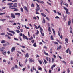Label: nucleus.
Segmentation results:
<instances>
[{"label":"nucleus","instance_id":"f257e3e1","mask_svg":"<svg viewBox=\"0 0 73 73\" xmlns=\"http://www.w3.org/2000/svg\"><path fill=\"white\" fill-rule=\"evenodd\" d=\"M7 5H11L9 6V8L13 9H16V8L17 7V3H15L14 4L12 3H9L7 4Z\"/></svg>","mask_w":73,"mask_h":73},{"label":"nucleus","instance_id":"f03ea898","mask_svg":"<svg viewBox=\"0 0 73 73\" xmlns=\"http://www.w3.org/2000/svg\"><path fill=\"white\" fill-rule=\"evenodd\" d=\"M68 51L70 55L71 54V51L70 50H69V48H68L66 50L67 53H68Z\"/></svg>","mask_w":73,"mask_h":73},{"label":"nucleus","instance_id":"7ed1b4c3","mask_svg":"<svg viewBox=\"0 0 73 73\" xmlns=\"http://www.w3.org/2000/svg\"><path fill=\"white\" fill-rule=\"evenodd\" d=\"M11 17L13 19H15V16L14 15V14L12 13L11 14Z\"/></svg>","mask_w":73,"mask_h":73},{"label":"nucleus","instance_id":"20e7f679","mask_svg":"<svg viewBox=\"0 0 73 73\" xmlns=\"http://www.w3.org/2000/svg\"><path fill=\"white\" fill-rule=\"evenodd\" d=\"M58 35L59 36V37H60V38L61 39H62L63 38V37L62 36V35H61V36H60V32H59V31H58Z\"/></svg>","mask_w":73,"mask_h":73},{"label":"nucleus","instance_id":"39448f33","mask_svg":"<svg viewBox=\"0 0 73 73\" xmlns=\"http://www.w3.org/2000/svg\"><path fill=\"white\" fill-rule=\"evenodd\" d=\"M7 31H8L9 32H11V33H13V34H15V32H14V31H9V29L8 28H7Z\"/></svg>","mask_w":73,"mask_h":73},{"label":"nucleus","instance_id":"423d86ee","mask_svg":"<svg viewBox=\"0 0 73 73\" xmlns=\"http://www.w3.org/2000/svg\"><path fill=\"white\" fill-rule=\"evenodd\" d=\"M64 8L65 10H66V14H68V9L66 7H64Z\"/></svg>","mask_w":73,"mask_h":73},{"label":"nucleus","instance_id":"0eeeda50","mask_svg":"<svg viewBox=\"0 0 73 73\" xmlns=\"http://www.w3.org/2000/svg\"><path fill=\"white\" fill-rule=\"evenodd\" d=\"M41 9V8L40 7H37V8L36 7V8L35 9V10L36 11H39V10H40Z\"/></svg>","mask_w":73,"mask_h":73},{"label":"nucleus","instance_id":"6e6552de","mask_svg":"<svg viewBox=\"0 0 73 73\" xmlns=\"http://www.w3.org/2000/svg\"><path fill=\"white\" fill-rule=\"evenodd\" d=\"M15 50V47H13L11 49V51L12 52H13Z\"/></svg>","mask_w":73,"mask_h":73},{"label":"nucleus","instance_id":"1a4fd4ad","mask_svg":"<svg viewBox=\"0 0 73 73\" xmlns=\"http://www.w3.org/2000/svg\"><path fill=\"white\" fill-rule=\"evenodd\" d=\"M41 15L42 16H43V17H46V15H45V14H44V13H41Z\"/></svg>","mask_w":73,"mask_h":73},{"label":"nucleus","instance_id":"9d476101","mask_svg":"<svg viewBox=\"0 0 73 73\" xmlns=\"http://www.w3.org/2000/svg\"><path fill=\"white\" fill-rule=\"evenodd\" d=\"M61 48H62L61 45H60L57 48V50H60V49H61Z\"/></svg>","mask_w":73,"mask_h":73},{"label":"nucleus","instance_id":"9b49d317","mask_svg":"<svg viewBox=\"0 0 73 73\" xmlns=\"http://www.w3.org/2000/svg\"><path fill=\"white\" fill-rule=\"evenodd\" d=\"M69 21H68V25L69 26H70V23H71V20H70V18H69Z\"/></svg>","mask_w":73,"mask_h":73},{"label":"nucleus","instance_id":"f8f14e48","mask_svg":"<svg viewBox=\"0 0 73 73\" xmlns=\"http://www.w3.org/2000/svg\"><path fill=\"white\" fill-rule=\"evenodd\" d=\"M25 57L28 58L29 57V55H28V53H27L26 54Z\"/></svg>","mask_w":73,"mask_h":73},{"label":"nucleus","instance_id":"ddd939ff","mask_svg":"<svg viewBox=\"0 0 73 73\" xmlns=\"http://www.w3.org/2000/svg\"><path fill=\"white\" fill-rule=\"evenodd\" d=\"M40 32H41V34H42V36H45V34H44V33H42V31H40Z\"/></svg>","mask_w":73,"mask_h":73},{"label":"nucleus","instance_id":"4468645a","mask_svg":"<svg viewBox=\"0 0 73 73\" xmlns=\"http://www.w3.org/2000/svg\"><path fill=\"white\" fill-rule=\"evenodd\" d=\"M24 8L25 9V10L27 11V12H28V10L27 9V7L26 6H24Z\"/></svg>","mask_w":73,"mask_h":73},{"label":"nucleus","instance_id":"2eb2a0df","mask_svg":"<svg viewBox=\"0 0 73 73\" xmlns=\"http://www.w3.org/2000/svg\"><path fill=\"white\" fill-rule=\"evenodd\" d=\"M65 41L66 42V43H68V41H69L68 40V39L67 38H66L65 39Z\"/></svg>","mask_w":73,"mask_h":73},{"label":"nucleus","instance_id":"dca6fc26","mask_svg":"<svg viewBox=\"0 0 73 73\" xmlns=\"http://www.w3.org/2000/svg\"><path fill=\"white\" fill-rule=\"evenodd\" d=\"M45 21H45V20L44 19H43V21H42V23H45Z\"/></svg>","mask_w":73,"mask_h":73},{"label":"nucleus","instance_id":"f3484780","mask_svg":"<svg viewBox=\"0 0 73 73\" xmlns=\"http://www.w3.org/2000/svg\"><path fill=\"white\" fill-rule=\"evenodd\" d=\"M38 3H41V4H43V3H44V2L41 1H39Z\"/></svg>","mask_w":73,"mask_h":73},{"label":"nucleus","instance_id":"a211bd4d","mask_svg":"<svg viewBox=\"0 0 73 73\" xmlns=\"http://www.w3.org/2000/svg\"><path fill=\"white\" fill-rule=\"evenodd\" d=\"M34 27H35L36 29H38V27L37 26V25H36L35 24H34Z\"/></svg>","mask_w":73,"mask_h":73},{"label":"nucleus","instance_id":"6ab92c4d","mask_svg":"<svg viewBox=\"0 0 73 73\" xmlns=\"http://www.w3.org/2000/svg\"><path fill=\"white\" fill-rule=\"evenodd\" d=\"M52 31H53V33L54 34V35H55L56 34V31L54 30V29H52Z\"/></svg>","mask_w":73,"mask_h":73},{"label":"nucleus","instance_id":"aec40b11","mask_svg":"<svg viewBox=\"0 0 73 73\" xmlns=\"http://www.w3.org/2000/svg\"><path fill=\"white\" fill-rule=\"evenodd\" d=\"M15 15H20V13H17L15 14Z\"/></svg>","mask_w":73,"mask_h":73},{"label":"nucleus","instance_id":"412c9836","mask_svg":"<svg viewBox=\"0 0 73 73\" xmlns=\"http://www.w3.org/2000/svg\"><path fill=\"white\" fill-rule=\"evenodd\" d=\"M5 42H6L5 40H2L1 42V43H2V44H3L4 43H5Z\"/></svg>","mask_w":73,"mask_h":73},{"label":"nucleus","instance_id":"4be33fe9","mask_svg":"<svg viewBox=\"0 0 73 73\" xmlns=\"http://www.w3.org/2000/svg\"><path fill=\"white\" fill-rule=\"evenodd\" d=\"M33 39V37L32 36H31L30 38H28L29 40H31Z\"/></svg>","mask_w":73,"mask_h":73},{"label":"nucleus","instance_id":"5701e85b","mask_svg":"<svg viewBox=\"0 0 73 73\" xmlns=\"http://www.w3.org/2000/svg\"><path fill=\"white\" fill-rule=\"evenodd\" d=\"M7 33L8 35H9V36H13V35L10 33H9L8 32H7Z\"/></svg>","mask_w":73,"mask_h":73},{"label":"nucleus","instance_id":"b1692460","mask_svg":"<svg viewBox=\"0 0 73 73\" xmlns=\"http://www.w3.org/2000/svg\"><path fill=\"white\" fill-rule=\"evenodd\" d=\"M48 29L49 32H51V30L50 29V27H48Z\"/></svg>","mask_w":73,"mask_h":73},{"label":"nucleus","instance_id":"393cba45","mask_svg":"<svg viewBox=\"0 0 73 73\" xmlns=\"http://www.w3.org/2000/svg\"><path fill=\"white\" fill-rule=\"evenodd\" d=\"M23 38L24 40H25V35H24V34H23Z\"/></svg>","mask_w":73,"mask_h":73},{"label":"nucleus","instance_id":"a878e982","mask_svg":"<svg viewBox=\"0 0 73 73\" xmlns=\"http://www.w3.org/2000/svg\"><path fill=\"white\" fill-rule=\"evenodd\" d=\"M20 9H21V12H24V10H23V9L22 8V7Z\"/></svg>","mask_w":73,"mask_h":73},{"label":"nucleus","instance_id":"bb28decb","mask_svg":"<svg viewBox=\"0 0 73 73\" xmlns=\"http://www.w3.org/2000/svg\"><path fill=\"white\" fill-rule=\"evenodd\" d=\"M5 48L4 47H2L1 49V51H4V49Z\"/></svg>","mask_w":73,"mask_h":73},{"label":"nucleus","instance_id":"cd10ccee","mask_svg":"<svg viewBox=\"0 0 73 73\" xmlns=\"http://www.w3.org/2000/svg\"><path fill=\"white\" fill-rule=\"evenodd\" d=\"M33 46L34 47H36V42L34 43Z\"/></svg>","mask_w":73,"mask_h":73},{"label":"nucleus","instance_id":"c85d7f7f","mask_svg":"<svg viewBox=\"0 0 73 73\" xmlns=\"http://www.w3.org/2000/svg\"><path fill=\"white\" fill-rule=\"evenodd\" d=\"M15 68L14 67H13L11 69V70L12 71H13V70H14Z\"/></svg>","mask_w":73,"mask_h":73},{"label":"nucleus","instance_id":"c756f323","mask_svg":"<svg viewBox=\"0 0 73 73\" xmlns=\"http://www.w3.org/2000/svg\"><path fill=\"white\" fill-rule=\"evenodd\" d=\"M38 33H39V31L38 30L37 31V32L36 33H35L36 35H38Z\"/></svg>","mask_w":73,"mask_h":73},{"label":"nucleus","instance_id":"7c9ffc66","mask_svg":"<svg viewBox=\"0 0 73 73\" xmlns=\"http://www.w3.org/2000/svg\"><path fill=\"white\" fill-rule=\"evenodd\" d=\"M7 44H8V43L4 44H3V46L5 47L6 46H7Z\"/></svg>","mask_w":73,"mask_h":73},{"label":"nucleus","instance_id":"2f4dec72","mask_svg":"<svg viewBox=\"0 0 73 73\" xmlns=\"http://www.w3.org/2000/svg\"><path fill=\"white\" fill-rule=\"evenodd\" d=\"M2 53L3 55H5L6 54V51L4 52V53L3 52H2Z\"/></svg>","mask_w":73,"mask_h":73},{"label":"nucleus","instance_id":"473e14b6","mask_svg":"<svg viewBox=\"0 0 73 73\" xmlns=\"http://www.w3.org/2000/svg\"><path fill=\"white\" fill-rule=\"evenodd\" d=\"M55 60L54 58H52V63H53V62H54Z\"/></svg>","mask_w":73,"mask_h":73},{"label":"nucleus","instance_id":"72a5a7b5","mask_svg":"<svg viewBox=\"0 0 73 73\" xmlns=\"http://www.w3.org/2000/svg\"><path fill=\"white\" fill-rule=\"evenodd\" d=\"M17 1V0H14V1H13L12 2H13L14 3H16Z\"/></svg>","mask_w":73,"mask_h":73},{"label":"nucleus","instance_id":"f704fd0d","mask_svg":"<svg viewBox=\"0 0 73 73\" xmlns=\"http://www.w3.org/2000/svg\"><path fill=\"white\" fill-rule=\"evenodd\" d=\"M44 61L45 64H47V61H46V60H45V59H44Z\"/></svg>","mask_w":73,"mask_h":73},{"label":"nucleus","instance_id":"c9c22d12","mask_svg":"<svg viewBox=\"0 0 73 73\" xmlns=\"http://www.w3.org/2000/svg\"><path fill=\"white\" fill-rule=\"evenodd\" d=\"M29 61L31 62V63H32V59H30L29 60Z\"/></svg>","mask_w":73,"mask_h":73},{"label":"nucleus","instance_id":"e433bc0d","mask_svg":"<svg viewBox=\"0 0 73 73\" xmlns=\"http://www.w3.org/2000/svg\"><path fill=\"white\" fill-rule=\"evenodd\" d=\"M15 31L17 32L18 33H20V31H19V30H16Z\"/></svg>","mask_w":73,"mask_h":73},{"label":"nucleus","instance_id":"4c0bfd02","mask_svg":"<svg viewBox=\"0 0 73 73\" xmlns=\"http://www.w3.org/2000/svg\"><path fill=\"white\" fill-rule=\"evenodd\" d=\"M51 40H54V39H53V36L52 35H51Z\"/></svg>","mask_w":73,"mask_h":73},{"label":"nucleus","instance_id":"58836bf2","mask_svg":"<svg viewBox=\"0 0 73 73\" xmlns=\"http://www.w3.org/2000/svg\"><path fill=\"white\" fill-rule=\"evenodd\" d=\"M31 7L32 8H34V4L33 3H32Z\"/></svg>","mask_w":73,"mask_h":73},{"label":"nucleus","instance_id":"ea45409f","mask_svg":"<svg viewBox=\"0 0 73 73\" xmlns=\"http://www.w3.org/2000/svg\"><path fill=\"white\" fill-rule=\"evenodd\" d=\"M38 61L40 64H42V61H41V60H39Z\"/></svg>","mask_w":73,"mask_h":73},{"label":"nucleus","instance_id":"a19ab883","mask_svg":"<svg viewBox=\"0 0 73 73\" xmlns=\"http://www.w3.org/2000/svg\"><path fill=\"white\" fill-rule=\"evenodd\" d=\"M34 42H35V40H34V39H33L31 41V42L32 43H34Z\"/></svg>","mask_w":73,"mask_h":73},{"label":"nucleus","instance_id":"79ce46f5","mask_svg":"<svg viewBox=\"0 0 73 73\" xmlns=\"http://www.w3.org/2000/svg\"><path fill=\"white\" fill-rule=\"evenodd\" d=\"M54 44H56V45H58V43L56 42H54Z\"/></svg>","mask_w":73,"mask_h":73},{"label":"nucleus","instance_id":"37998d69","mask_svg":"<svg viewBox=\"0 0 73 73\" xmlns=\"http://www.w3.org/2000/svg\"><path fill=\"white\" fill-rule=\"evenodd\" d=\"M49 58H48V57H46V59L47 61H49Z\"/></svg>","mask_w":73,"mask_h":73},{"label":"nucleus","instance_id":"c03bdc74","mask_svg":"<svg viewBox=\"0 0 73 73\" xmlns=\"http://www.w3.org/2000/svg\"><path fill=\"white\" fill-rule=\"evenodd\" d=\"M44 54L46 55V56H48V53H46V52H44Z\"/></svg>","mask_w":73,"mask_h":73},{"label":"nucleus","instance_id":"a18cd8bd","mask_svg":"<svg viewBox=\"0 0 73 73\" xmlns=\"http://www.w3.org/2000/svg\"><path fill=\"white\" fill-rule=\"evenodd\" d=\"M47 4H48L50 6H51V5H51V3H50L48 2H47Z\"/></svg>","mask_w":73,"mask_h":73},{"label":"nucleus","instance_id":"49530a36","mask_svg":"<svg viewBox=\"0 0 73 73\" xmlns=\"http://www.w3.org/2000/svg\"><path fill=\"white\" fill-rule=\"evenodd\" d=\"M36 14H38V15H40V13L38 12V11H36Z\"/></svg>","mask_w":73,"mask_h":73},{"label":"nucleus","instance_id":"de8ad7c7","mask_svg":"<svg viewBox=\"0 0 73 73\" xmlns=\"http://www.w3.org/2000/svg\"><path fill=\"white\" fill-rule=\"evenodd\" d=\"M42 68L40 67L38 68V70H42Z\"/></svg>","mask_w":73,"mask_h":73},{"label":"nucleus","instance_id":"09e8293b","mask_svg":"<svg viewBox=\"0 0 73 73\" xmlns=\"http://www.w3.org/2000/svg\"><path fill=\"white\" fill-rule=\"evenodd\" d=\"M51 61V59L50 58H49V63Z\"/></svg>","mask_w":73,"mask_h":73},{"label":"nucleus","instance_id":"8fccbe9b","mask_svg":"<svg viewBox=\"0 0 73 73\" xmlns=\"http://www.w3.org/2000/svg\"><path fill=\"white\" fill-rule=\"evenodd\" d=\"M67 72H68V73H69L70 72V70H69V69L68 68Z\"/></svg>","mask_w":73,"mask_h":73},{"label":"nucleus","instance_id":"3c124183","mask_svg":"<svg viewBox=\"0 0 73 73\" xmlns=\"http://www.w3.org/2000/svg\"><path fill=\"white\" fill-rule=\"evenodd\" d=\"M33 19H34V20H37V18L36 17H33Z\"/></svg>","mask_w":73,"mask_h":73},{"label":"nucleus","instance_id":"603ef678","mask_svg":"<svg viewBox=\"0 0 73 73\" xmlns=\"http://www.w3.org/2000/svg\"><path fill=\"white\" fill-rule=\"evenodd\" d=\"M46 17V19L48 20V21L50 20V19L49 18H48V17Z\"/></svg>","mask_w":73,"mask_h":73},{"label":"nucleus","instance_id":"864d4df0","mask_svg":"<svg viewBox=\"0 0 73 73\" xmlns=\"http://www.w3.org/2000/svg\"><path fill=\"white\" fill-rule=\"evenodd\" d=\"M56 41H57V42H59V43H61V42H60V40H58V39H57Z\"/></svg>","mask_w":73,"mask_h":73},{"label":"nucleus","instance_id":"5fc2aeb1","mask_svg":"<svg viewBox=\"0 0 73 73\" xmlns=\"http://www.w3.org/2000/svg\"><path fill=\"white\" fill-rule=\"evenodd\" d=\"M14 11H19V9H15L14 10Z\"/></svg>","mask_w":73,"mask_h":73},{"label":"nucleus","instance_id":"6e6d98bb","mask_svg":"<svg viewBox=\"0 0 73 73\" xmlns=\"http://www.w3.org/2000/svg\"><path fill=\"white\" fill-rule=\"evenodd\" d=\"M62 62L63 63H64V64H65V65H66V63L64 61H63Z\"/></svg>","mask_w":73,"mask_h":73},{"label":"nucleus","instance_id":"4d7b16f0","mask_svg":"<svg viewBox=\"0 0 73 73\" xmlns=\"http://www.w3.org/2000/svg\"><path fill=\"white\" fill-rule=\"evenodd\" d=\"M55 19H60V17H59L57 16L55 17Z\"/></svg>","mask_w":73,"mask_h":73},{"label":"nucleus","instance_id":"13d9d810","mask_svg":"<svg viewBox=\"0 0 73 73\" xmlns=\"http://www.w3.org/2000/svg\"><path fill=\"white\" fill-rule=\"evenodd\" d=\"M63 1H62L60 3L61 6H62V4H63Z\"/></svg>","mask_w":73,"mask_h":73},{"label":"nucleus","instance_id":"bf43d9fd","mask_svg":"<svg viewBox=\"0 0 73 73\" xmlns=\"http://www.w3.org/2000/svg\"><path fill=\"white\" fill-rule=\"evenodd\" d=\"M1 35L3 36V35H5V33H1Z\"/></svg>","mask_w":73,"mask_h":73},{"label":"nucleus","instance_id":"052dcab7","mask_svg":"<svg viewBox=\"0 0 73 73\" xmlns=\"http://www.w3.org/2000/svg\"><path fill=\"white\" fill-rule=\"evenodd\" d=\"M25 39L27 40H28V38L26 36H25Z\"/></svg>","mask_w":73,"mask_h":73},{"label":"nucleus","instance_id":"680f3d73","mask_svg":"<svg viewBox=\"0 0 73 73\" xmlns=\"http://www.w3.org/2000/svg\"><path fill=\"white\" fill-rule=\"evenodd\" d=\"M15 67L16 69H17L18 68V66H17L16 65H15Z\"/></svg>","mask_w":73,"mask_h":73},{"label":"nucleus","instance_id":"e2e57ef3","mask_svg":"<svg viewBox=\"0 0 73 73\" xmlns=\"http://www.w3.org/2000/svg\"><path fill=\"white\" fill-rule=\"evenodd\" d=\"M25 69H26V68H23L22 69V70L23 71H24V70H25Z\"/></svg>","mask_w":73,"mask_h":73},{"label":"nucleus","instance_id":"0e129e2a","mask_svg":"<svg viewBox=\"0 0 73 73\" xmlns=\"http://www.w3.org/2000/svg\"><path fill=\"white\" fill-rule=\"evenodd\" d=\"M44 47L45 48V49H48V48H47V47L44 46Z\"/></svg>","mask_w":73,"mask_h":73},{"label":"nucleus","instance_id":"69168bd1","mask_svg":"<svg viewBox=\"0 0 73 73\" xmlns=\"http://www.w3.org/2000/svg\"><path fill=\"white\" fill-rule=\"evenodd\" d=\"M71 64H72V65L73 64V62L72 60L71 61Z\"/></svg>","mask_w":73,"mask_h":73},{"label":"nucleus","instance_id":"338daca9","mask_svg":"<svg viewBox=\"0 0 73 73\" xmlns=\"http://www.w3.org/2000/svg\"><path fill=\"white\" fill-rule=\"evenodd\" d=\"M7 53L8 54H10V51H7Z\"/></svg>","mask_w":73,"mask_h":73},{"label":"nucleus","instance_id":"774afa93","mask_svg":"<svg viewBox=\"0 0 73 73\" xmlns=\"http://www.w3.org/2000/svg\"><path fill=\"white\" fill-rule=\"evenodd\" d=\"M9 39V40L11 39V38L9 37V36H8V37H7Z\"/></svg>","mask_w":73,"mask_h":73}]
</instances>
